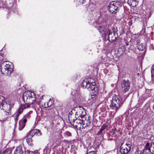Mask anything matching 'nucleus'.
I'll use <instances>...</instances> for the list:
<instances>
[{
  "instance_id": "f257e3e1",
  "label": "nucleus",
  "mask_w": 154,
  "mask_h": 154,
  "mask_svg": "<svg viewBox=\"0 0 154 154\" xmlns=\"http://www.w3.org/2000/svg\"><path fill=\"white\" fill-rule=\"evenodd\" d=\"M1 70L3 74L10 75L13 71V65L10 62L5 61L1 65Z\"/></svg>"
},
{
  "instance_id": "f03ea898",
  "label": "nucleus",
  "mask_w": 154,
  "mask_h": 154,
  "mask_svg": "<svg viewBox=\"0 0 154 154\" xmlns=\"http://www.w3.org/2000/svg\"><path fill=\"white\" fill-rule=\"evenodd\" d=\"M23 99L24 102H26L29 104L33 103L36 100L35 93L31 91H26L23 94Z\"/></svg>"
},
{
  "instance_id": "7ed1b4c3",
  "label": "nucleus",
  "mask_w": 154,
  "mask_h": 154,
  "mask_svg": "<svg viewBox=\"0 0 154 154\" xmlns=\"http://www.w3.org/2000/svg\"><path fill=\"white\" fill-rule=\"evenodd\" d=\"M123 101L124 100L120 96L115 94L112 96V101L110 105V107L111 108L117 110L119 108L120 105L123 103Z\"/></svg>"
},
{
  "instance_id": "20e7f679",
  "label": "nucleus",
  "mask_w": 154,
  "mask_h": 154,
  "mask_svg": "<svg viewBox=\"0 0 154 154\" xmlns=\"http://www.w3.org/2000/svg\"><path fill=\"white\" fill-rule=\"evenodd\" d=\"M94 80L92 79L88 78L85 80L82 83L83 88H86L88 89H94L96 85Z\"/></svg>"
},
{
  "instance_id": "39448f33",
  "label": "nucleus",
  "mask_w": 154,
  "mask_h": 154,
  "mask_svg": "<svg viewBox=\"0 0 154 154\" xmlns=\"http://www.w3.org/2000/svg\"><path fill=\"white\" fill-rule=\"evenodd\" d=\"M121 6V3L118 1H113L111 2L108 6V8L110 12L115 14L117 11L118 8Z\"/></svg>"
},
{
  "instance_id": "423d86ee",
  "label": "nucleus",
  "mask_w": 154,
  "mask_h": 154,
  "mask_svg": "<svg viewBox=\"0 0 154 154\" xmlns=\"http://www.w3.org/2000/svg\"><path fill=\"white\" fill-rule=\"evenodd\" d=\"M117 28L116 26L112 27L110 29L108 34V39L110 42H112L118 37Z\"/></svg>"
},
{
  "instance_id": "0eeeda50",
  "label": "nucleus",
  "mask_w": 154,
  "mask_h": 154,
  "mask_svg": "<svg viewBox=\"0 0 154 154\" xmlns=\"http://www.w3.org/2000/svg\"><path fill=\"white\" fill-rule=\"evenodd\" d=\"M14 106V103H11V102L8 101V102H2L1 104V109L5 110L6 112L7 115H11V108Z\"/></svg>"
},
{
  "instance_id": "6e6552de",
  "label": "nucleus",
  "mask_w": 154,
  "mask_h": 154,
  "mask_svg": "<svg viewBox=\"0 0 154 154\" xmlns=\"http://www.w3.org/2000/svg\"><path fill=\"white\" fill-rule=\"evenodd\" d=\"M32 112L31 111H29L27 114L24 116L23 119L19 121V130L20 131L22 130L24 127L27 121V119L30 118V115L32 113Z\"/></svg>"
},
{
  "instance_id": "1a4fd4ad",
  "label": "nucleus",
  "mask_w": 154,
  "mask_h": 154,
  "mask_svg": "<svg viewBox=\"0 0 154 154\" xmlns=\"http://www.w3.org/2000/svg\"><path fill=\"white\" fill-rule=\"evenodd\" d=\"M75 115L76 117L82 118L86 116L85 110L84 108L82 106H79L75 108Z\"/></svg>"
},
{
  "instance_id": "9d476101",
  "label": "nucleus",
  "mask_w": 154,
  "mask_h": 154,
  "mask_svg": "<svg viewBox=\"0 0 154 154\" xmlns=\"http://www.w3.org/2000/svg\"><path fill=\"white\" fill-rule=\"evenodd\" d=\"M83 120L80 118H77L74 121L73 125H72L77 129H80L82 128Z\"/></svg>"
},
{
  "instance_id": "9b49d317",
  "label": "nucleus",
  "mask_w": 154,
  "mask_h": 154,
  "mask_svg": "<svg viewBox=\"0 0 154 154\" xmlns=\"http://www.w3.org/2000/svg\"><path fill=\"white\" fill-rule=\"evenodd\" d=\"M130 87V83L128 81L124 80L122 84V91L124 93L127 92L129 89Z\"/></svg>"
},
{
  "instance_id": "f8f14e48",
  "label": "nucleus",
  "mask_w": 154,
  "mask_h": 154,
  "mask_svg": "<svg viewBox=\"0 0 154 154\" xmlns=\"http://www.w3.org/2000/svg\"><path fill=\"white\" fill-rule=\"evenodd\" d=\"M83 120L82 128H85L90 125L91 121L89 119V116H85L81 119Z\"/></svg>"
},
{
  "instance_id": "ddd939ff",
  "label": "nucleus",
  "mask_w": 154,
  "mask_h": 154,
  "mask_svg": "<svg viewBox=\"0 0 154 154\" xmlns=\"http://www.w3.org/2000/svg\"><path fill=\"white\" fill-rule=\"evenodd\" d=\"M97 29L99 31L102 36L105 39L106 37L107 36L106 30L108 29H106L104 26H99L97 27Z\"/></svg>"
},
{
  "instance_id": "4468645a",
  "label": "nucleus",
  "mask_w": 154,
  "mask_h": 154,
  "mask_svg": "<svg viewBox=\"0 0 154 154\" xmlns=\"http://www.w3.org/2000/svg\"><path fill=\"white\" fill-rule=\"evenodd\" d=\"M107 127L106 125H103L99 131L98 132L97 135L100 136V138H103L104 134L107 131Z\"/></svg>"
},
{
  "instance_id": "2eb2a0df",
  "label": "nucleus",
  "mask_w": 154,
  "mask_h": 154,
  "mask_svg": "<svg viewBox=\"0 0 154 154\" xmlns=\"http://www.w3.org/2000/svg\"><path fill=\"white\" fill-rule=\"evenodd\" d=\"M130 150L124 145V143H121L120 148V152L122 154H127Z\"/></svg>"
},
{
  "instance_id": "dca6fc26",
  "label": "nucleus",
  "mask_w": 154,
  "mask_h": 154,
  "mask_svg": "<svg viewBox=\"0 0 154 154\" xmlns=\"http://www.w3.org/2000/svg\"><path fill=\"white\" fill-rule=\"evenodd\" d=\"M23 144H20L17 147L14 154H23Z\"/></svg>"
},
{
  "instance_id": "f3484780",
  "label": "nucleus",
  "mask_w": 154,
  "mask_h": 154,
  "mask_svg": "<svg viewBox=\"0 0 154 154\" xmlns=\"http://www.w3.org/2000/svg\"><path fill=\"white\" fill-rule=\"evenodd\" d=\"M77 118V117H76L75 115H71L70 114H69L68 120L71 125H73L74 121Z\"/></svg>"
},
{
  "instance_id": "a211bd4d",
  "label": "nucleus",
  "mask_w": 154,
  "mask_h": 154,
  "mask_svg": "<svg viewBox=\"0 0 154 154\" xmlns=\"http://www.w3.org/2000/svg\"><path fill=\"white\" fill-rule=\"evenodd\" d=\"M138 3V0H128L127 1L128 4L132 7L136 6L137 5Z\"/></svg>"
},
{
  "instance_id": "6ab92c4d",
  "label": "nucleus",
  "mask_w": 154,
  "mask_h": 154,
  "mask_svg": "<svg viewBox=\"0 0 154 154\" xmlns=\"http://www.w3.org/2000/svg\"><path fill=\"white\" fill-rule=\"evenodd\" d=\"M33 136L32 134L30 133L29 135L27 137L26 139V141L28 144L30 146H32L33 145L32 143V140L31 139V137Z\"/></svg>"
},
{
  "instance_id": "aec40b11",
  "label": "nucleus",
  "mask_w": 154,
  "mask_h": 154,
  "mask_svg": "<svg viewBox=\"0 0 154 154\" xmlns=\"http://www.w3.org/2000/svg\"><path fill=\"white\" fill-rule=\"evenodd\" d=\"M31 133L32 134V136H33L35 134H37L38 136H41L42 135V133L40 130L37 129L33 130L31 132Z\"/></svg>"
},
{
  "instance_id": "412c9836",
  "label": "nucleus",
  "mask_w": 154,
  "mask_h": 154,
  "mask_svg": "<svg viewBox=\"0 0 154 154\" xmlns=\"http://www.w3.org/2000/svg\"><path fill=\"white\" fill-rule=\"evenodd\" d=\"M136 45L137 48L139 51H142L143 49V47L142 45V44H140L139 40L137 41Z\"/></svg>"
},
{
  "instance_id": "4be33fe9",
  "label": "nucleus",
  "mask_w": 154,
  "mask_h": 154,
  "mask_svg": "<svg viewBox=\"0 0 154 154\" xmlns=\"http://www.w3.org/2000/svg\"><path fill=\"white\" fill-rule=\"evenodd\" d=\"M116 129H112L111 131H110L109 135L112 137H114L116 135Z\"/></svg>"
},
{
  "instance_id": "5701e85b",
  "label": "nucleus",
  "mask_w": 154,
  "mask_h": 154,
  "mask_svg": "<svg viewBox=\"0 0 154 154\" xmlns=\"http://www.w3.org/2000/svg\"><path fill=\"white\" fill-rule=\"evenodd\" d=\"M25 102L26 103V104H21L20 107L21 108H22L23 109L28 108L30 107V106L28 104V103H26V102Z\"/></svg>"
},
{
  "instance_id": "b1692460",
  "label": "nucleus",
  "mask_w": 154,
  "mask_h": 154,
  "mask_svg": "<svg viewBox=\"0 0 154 154\" xmlns=\"http://www.w3.org/2000/svg\"><path fill=\"white\" fill-rule=\"evenodd\" d=\"M152 144H150L149 143H147L145 145V150H150V148H152Z\"/></svg>"
},
{
  "instance_id": "393cba45",
  "label": "nucleus",
  "mask_w": 154,
  "mask_h": 154,
  "mask_svg": "<svg viewBox=\"0 0 154 154\" xmlns=\"http://www.w3.org/2000/svg\"><path fill=\"white\" fill-rule=\"evenodd\" d=\"M38 152L37 150H35L33 152L27 150V151L25 152V154H39L38 153Z\"/></svg>"
},
{
  "instance_id": "a878e982",
  "label": "nucleus",
  "mask_w": 154,
  "mask_h": 154,
  "mask_svg": "<svg viewBox=\"0 0 154 154\" xmlns=\"http://www.w3.org/2000/svg\"><path fill=\"white\" fill-rule=\"evenodd\" d=\"M77 149L76 146L72 145L71 146L70 151L72 152H73V153L75 154V152L74 151L76 150Z\"/></svg>"
},
{
  "instance_id": "bb28decb",
  "label": "nucleus",
  "mask_w": 154,
  "mask_h": 154,
  "mask_svg": "<svg viewBox=\"0 0 154 154\" xmlns=\"http://www.w3.org/2000/svg\"><path fill=\"white\" fill-rule=\"evenodd\" d=\"M23 110V109L20 107L16 112V114H17V116H19V115L22 112Z\"/></svg>"
},
{
  "instance_id": "cd10ccee",
  "label": "nucleus",
  "mask_w": 154,
  "mask_h": 154,
  "mask_svg": "<svg viewBox=\"0 0 154 154\" xmlns=\"http://www.w3.org/2000/svg\"><path fill=\"white\" fill-rule=\"evenodd\" d=\"M71 133L69 131H66L64 133V136L66 137H68L71 136Z\"/></svg>"
},
{
  "instance_id": "c85d7f7f",
  "label": "nucleus",
  "mask_w": 154,
  "mask_h": 154,
  "mask_svg": "<svg viewBox=\"0 0 154 154\" xmlns=\"http://www.w3.org/2000/svg\"><path fill=\"white\" fill-rule=\"evenodd\" d=\"M151 72L152 78L154 79V65L152 67Z\"/></svg>"
},
{
  "instance_id": "c756f323",
  "label": "nucleus",
  "mask_w": 154,
  "mask_h": 154,
  "mask_svg": "<svg viewBox=\"0 0 154 154\" xmlns=\"http://www.w3.org/2000/svg\"><path fill=\"white\" fill-rule=\"evenodd\" d=\"M145 27L144 26V24H143V27H142V29L140 32V34L141 35H142L144 33V32H145Z\"/></svg>"
},
{
  "instance_id": "7c9ffc66",
  "label": "nucleus",
  "mask_w": 154,
  "mask_h": 154,
  "mask_svg": "<svg viewBox=\"0 0 154 154\" xmlns=\"http://www.w3.org/2000/svg\"><path fill=\"white\" fill-rule=\"evenodd\" d=\"M124 146H125L126 147L129 149L130 150L131 149V144L127 143L125 145L124 144Z\"/></svg>"
},
{
  "instance_id": "2f4dec72",
  "label": "nucleus",
  "mask_w": 154,
  "mask_h": 154,
  "mask_svg": "<svg viewBox=\"0 0 154 154\" xmlns=\"http://www.w3.org/2000/svg\"><path fill=\"white\" fill-rule=\"evenodd\" d=\"M142 153V151L139 150L138 148L136 149L135 152V154H141Z\"/></svg>"
},
{
  "instance_id": "473e14b6",
  "label": "nucleus",
  "mask_w": 154,
  "mask_h": 154,
  "mask_svg": "<svg viewBox=\"0 0 154 154\" xmlns=\"http://www.w3.org/2000/svg\"><path fill=\"white\" fill-rule=\"evenodd\" d=\"M47 103L48 105V107H50L53 105V102H52L51 99L50 98L48 102H47Z\"/></svg>"
},
{
  "instance_id": "72a5a7b5",
  "label": "nucleus",
  "mask_w": 154,
  "mask_h": 154,
  "mask_svg": "<svg viewBox=\"0 0 154 154\" xmlns=\"http://www.w3.org/2000/svg\"><path fill=\"white\" fill-rule=\"evenodd\" d=\"M5 98L2 96L0 95V107H1V104L3 102V101L4 100Z\"/></svg>"
},
{
  "instance_id": "f704fd0d",
  "label": "nucleus",
  "mask_w": 154,
  "mask_h": 154,
  "mask_svg": "<svg viewBox=\"0 0 154 154\" xmlns=\"http://www.w3.org/2000/svg\"><path fill=\"white\" fill-rule=\"evenodd\" d=\"M11 9L13 10V11L15 12L17 11L16 10V5H13L12 7H11Z\"/></svg>"
},
{
  "instance_id": "c9c22d12",
  "label": "nucleus",
  "mask_w": 154,
  "mask_h": 154,
  "mask_svg": "<svg viewBox=\"0 0 154 154\" xmlns=\"http://www.w3.org/2000/svg\"><path fill=\"white\" fill-rule=\"evenodd\" d=\"M42 107H45V108H47L48 107V105L47 103H44L43 104H42Z\"/></svg>"
},
{
  "instance_id": "e433bc0d",
  "label": "nucleus",
  "mask_w": 154,
  "mask_h": 154,
  "mask_svg": "<svg viewBox=\"0 0 154 154\" xmlns=\"http://www.w3.org/2000/svg\"><path fill=\"white\" fill-rule=\"evenodd\" d=\"M73 112H75V108L74 109H72L69 112V114H71V115H75L74 114H73Z\"/></svg>"
},
{
  "instance_id": "4c0bfd02",
  "label": "nucleus",
  "mask_w": 154,
  "mask_h": 154,
  "mask_svg": "<svg viewBox=\"0 0 154 154\" xmlns=\"http://www.w3.org/2000/svg\"><path fill=\"white\" fill-rule=\"evenodd\" d=\"M146 94H145L143 95V97H144V96L145 97V96H146L144 100H145V99H147L148 97H149L150 96L149 95H147V96Z\"/></svg>"
},
{
  "instance_id": "58836bf2",
  "label": "nucleus",
  "mask_w": 154,
  "mask_h": 154,
  "mask_svg": "<svg viewBox=\"0 0 154 154\" xmlns=\"http://www.w3.org/2000/svg\"><path fill=\"white\" fill-rule=\"evenodd\" d=\"M87 154H96L95 152L94 151H91L89 152Z\"/></svg>"
},
{
  "instance_id": "ea45409f",
  "label": "nucleus",
  "mask_w": 154,
  "mask_h": 154,
  "mask_svg": "<svg viewBox=\"0 0 154 154\" xmlns=\"http://www.w3.org/2000/svg\"><path fill=\"white\" fill-rule=\"evenodd\" d=\"M16 118H15V121H17V120H18V116H17V114H16Z\"/></svg>"
},
{
  "instance_id": "a19ab883",
  "label": "nucleus",
  "mask_w": 154,
  "mask_h": 154,
  "mask_svg": "<svg viewBox=\"0 0 154 154\" xmlns=\"http://www.w3.org/2000/svg\"><path fill=\"white\" fill-rule=\"evenodd\" d=\"M43 99V97L42 96L39 99V101L41 103V101Z\"/></svg>"
},
{
  "instance_id": "79ce46f5",
  "label": "nucleus",
  "mask_w": 154,
  "mask_h": 154,
  "mask_svg": "<svg viewBox=\"0 0 154 154\" xmlns=\"http://www.w3.org/2000/svg\"><path fill=\"white\" fill-rule=\"evenodd\" d=\"M152 147H153V148H154V142L153 143H152Z\"/></svg>"
},
{
  "instance_id": "37998d69",
  "label": "nucleus",
  "mask_w": 154,
  "mask_h": 154,
  "mask_svg": "<svg viewBox=\"0 0 154 154\" xmlns=\"http://www.w3.org/2000/svg\"><path fill=\"white\" fill-rule=\"evenodd\" d=\"M122 49L121 48H119L118 49L119 51H120L122 50Z\"/></svg>"
},
{
  "instance_id": "c03bdc74",
  "label": "nucleus",
  "mask_w": 154,
  "mask_h": 154,
  "mask_svg": "<svg viewBox=\"0 0 154 154\" xmlns=\"http://www.w3.org/2000/svg\"><path fill=\"white\" fill-rule=\"evenodd\" d=\"M20 141H21V143H23V139H21V140H20Z\"/></svg>"
},
{
  "instance_id": "a18cd8bd",
  "label": "nucleus",
  "mask_w": 154,
  "mask_h": 154,
  "mask_svg": "<svg viewBox=\"0 0 154 154\" xmlns=\"http://www.w3.org/2000/svg\"><path fill=\"white\" fill-rule=\"evenodd\" d=\"M107 63H109V64H110V61H108V62H107Z\"/></svg>"
},
{
  "instance_id": "49530a36",
  "label": "nucleus",
  "mask_w": 154,
  "mask_h": 154,
  "mask_svg": "<svg viewBox=\"0 0 154 154\" xmlns=\"http://www.w3.org/2000/svg\"><path fill=\"white\" fill-rule=\"evenodd\" d=\"M109 59V57H107L106 58V59H108H108Z\"/></svg>"
},
{
  "instance_id": "de8ad7c7",
  "label": "nucleus",
  "mask_w": 154,
  "mask_h": 154,
  "mask_svg": "<svg viewBox=\"0 0 154 154\" xmlns=\"http://www.w3.org/2000/svg\"><path fill=\"white\" fill-rule=\"evenodd\" d=\"M126 45H129L128 43H127V44H126Z\"/></svg>"
},
{
  "instance_id": "09e8293b",
  "label": "nucleus",
  "mask_w": 154,
  "mask_h": 154,
  "mask_svg": "<svg viewBox=\"0 0 154 154\" xmlns=\"http://www.w3.org/2000/svg\"><path fill=\"white\" fill-rule=\"evenodd\" d=\"M75 78H77V76H76H76H75Z\"/></svg>"
},
{
  "instance_id": "8fccbe9b",
  "label": "nucleus",
  "mask_w": 154,
  "mask_h": 154,
  "mask_svg": "<svg viewBox=\"0 0 154 154\" xmlns=\"http://www.w3.org/2000/svg\"><path fill=\"white\" fill-rule=\"evenodd\" d=\"M83 1H84V2H85V0H83Z\"/></svg>"
},
{
  "instance_id": "3c124183",
  "label": "nucleus",
  "mask_w": 154,
  "mask_h": 154,
  "mask_svg": "<svg viewBox=\"0 0 154 154\" xmlns=\"http://www.w3.org/2000/svg\"><path fill=\"white\" fill-rule=\"evenodd\" d=\"M5 151H4V152H3V153H5Z\"/></svg>"
},
{
  "instance_id": "603ef678",
  "label": "nucleus",
  "mask_w": 154,
  "mask_h": 154,
  "mask_svg": "<svg viewBox=\"0 0 154 154\" xmlns=\"http://www.w3.org/2000/svg\"><path fill=\"white\" fill-rule=\"evenodd\" d=\"M153 109H154V106H153Z\"/></svg>"
},
{
  "instance_id": "864d4df0",
  "label": "nucleus",
  "mask_w": 154,
  "mask_h": 154,
  "mask_svg": "<svg viewBox=\"0 0 154 154\" xmlns=\"http://www.w3.org/2000/svg\"><path fill=\"white\" fill-rule=\"evenodd\" d=\"M0 57H2V56H1V55H0Z\"/></svg>"
}]
</instances>
